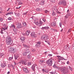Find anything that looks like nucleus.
Segmentation results:
<instances>
[{
    "label": "nucleus",
    "mask_w": 74,
    "mask_h": 74,
    "mask_svg": "<svg viewBox=\"0 0 74 74\" xmlns=\"http://www.w3.org/2000/svg\"><path fill=\"white\" fill-rule=\"evenodd\" d=\"M58 4L59 5L62 4L63 5L66 6L67 4V2L65 0H62L59 2Z\"/></svg>",
    "instance_id": "obj_2"
},
{
    "label": "nucleus",
    "mask_w": 74,
    "mask_h": 74,
    "mask_svg": "<svg viewBox=\"0 0 74 74\" xmlns=\"http://www.w3.org/2000/svg\"><path fill=\"white\" fill-rule=\"evenodd\" d=\"M42 71L43 73H44V72L46 73V71L45 70V69H42Z\"/></svg>",
    "instance_id": "obj_39"
},
{
    "label": "nucleus",
    "mask_w": 74,
    "mask_h": 74,
    "mask_svg": "<svg viewBox=\"0 0 74 74\" xmlns=\"http://www.w3.org/2000/svg\"><path fill=\"white\" fill-rule=\"evenodd\" d=\"M52 16H55V15H56V13H55V12H53L52 14Z\"/></svg>",
    "instance_id": "obj_28"
},
{
    "label": "nucleus",
    "mask_w": 74,
    "mask_h": 74,
    "mask_svg": "<svg viewBox=\"0 0 74 74\" xmlns=\"http://www.w3.org/2000/svg\"><path fill=\"white\" fill-rule=\"evenodd\" d=\"M23 3L20 2H19V3L18 4V5H21V4H22Z\"/></svg>",
    "instance_id": "obj_38"
},
{
    "label": "nucleus",
    "mask_w": 74,
    "mask_h": 74,
    "mask_svg": "<svg viewBox=\"0 0 74 74\" xmlns=\"http://www.w3.org/2000/svg\"><path fill=\"white\" fill-rule=\"evenodd\" d=\"M56 12L57 13V14H61V13L58 11H57Z\"/></svg>",
    "instance_id": "obj_46"
},
{
    "label": "nucleus",
    "mask_w": 74,
    "mask_h": 74,
    "mask_svg": "<svg viewBox=\"0 0 74 74\" xmlns=\"http://www.w3.org/2000/svg\"><path fill=\"white\" fill-rule=\"evenodd\" d=\"M53 59H49L47 62H46V63L49 66H52V64H53Z\"/></svg>",
    "instance_id": "obj_5"
},
{
    "label": "nucleus",
    "mask_w": 74,
    "mask_h": 74,
    "mask_svg": "<svg viewBox=\"0 0 74 74\" xmlns=\"http://www.w3.org/2000/svg\"><path fill=\"white\" fill-rule=\"evenodd\" d=\"M27 13V12H26L24 13V15H26Z\"/></svg>",
    "instance_id": "obj_51"
},
{
    "label": "nucleus",
    "mask_w": 74,
    "mask_h": 74,
    "mask_svg": "<svg viewBox=\"0 0 74 74\" xmlns=\"http://www.w3.org/2000/svg\"><path fill=\"white\" fill-rule=\"evenodd\" d=\"M3 30H1V34H4V33H3Z\"/></svg>",
    "instance_id": "obj_50"
},
{
    "label": "nucleus",
    "mask_w": 74,
    "mask_h": 74,
    "mask_svg": "<svg viewBox=\"0 0 74 74\" xmlns=\"http://www.w3.org/2000/svg\"><path fill=\"white\" fill-rule=\"evenodd\" d=\"M28 55L27 56V57L28 59H30L31 58V56L30 55V54H28Z\"/></svg>",
    "instance_id": "obj_27"
},
{
    "label": "nucleus",
    "mask_w": 74,
    "mask_h": 74,
    "mask_svg": "<svg viewBox=\"0 0 74 74\" xmlns=\"http://www.w3.org/2000/svg\"><path fill=\"white\" fill-rule=\"evenodd\" d=\"M4 55L3 53H1L0 54V58H4Z\"/></svg>",
    "instance_id": "obj_15"
},
{
    "label": "nucleus",
    "mask_w": 74,
    "mask_h": 74,
    "mask_svg": "<svg viewBox=\"0 0 74 74\" xmlns=\"http://www.w3.org/2000/svg\"><path fill=\"white\" fill-rule=\"evenodd\" d=\"M3 19L1 18H0V22H3Z\"/></svg>",
    "instance_id": "obj_30"
},
{
    "label": "nucleus",
    "mask_w": 74,
    "mask_h": 74,
    "mask_svg": "<svg viewBox=\"0 0 74 74\" xmlns=\"http://www.w3.org/2000/svg\"><path fill=\"white\" fill-rule=\"evenodd\" d=\"M42 29H49V27H42Z\"/></svg>",
    "instance_id": "obj_22"
},
{
    "label": "nucleus",
    "mask_w": 74,
    "mask_h": 74,
    "mask_svg": "<svg viewBox=\"0 0 74 74\" xmlns=\"http://www.w3.org/2000/svg\"><path fill=\"white\" fill-rule=\"evenodd\" d=\"M10 8H9L7 10V11H9V10H10Z\"/></svg>",
    "instance_id": "obj_59"
},
{
    "label": "nucleus",
    "mask_w": 74,
    "mask_h": 74,
    "mask_svg": "<svg viewBox=\"0 0 74 74\" xmlns=\"http://www.w3.org/2000/svg\"><path fill=\"white\" fill-rule=\"evenodd\" d=\"M41 61H42V63H43V62H44V60H41Z\"/></svg>",
    "instance_id": "obj_64"
},
{
    "label": "nucleus",
    "mask_w": 74,
    "mask_h": 74,
    "mask_svg": "<svg viewBox=\"0 0 74 74\" xmlns=\"http://www.w3.org/2000/svg\"><path fill=\"white\" fill-rule=\"evenodd\" d=\"M66 15H67L68 17L70 16V15H71V14H70V13H68Z\"/></svg>",
    "instance_id": "obj_35"
},
{
    "label": "nucleus",
    "mask_w": 74,
    "mask_h": 74,
    "mask_svg": "<svg viewBox=\"0 0 74 74\" xmlns=\"http://www.w3.org/2000/svg\"><path fill=\"white\" fill-rule=\"evenodd\" d=\"M14 14H15V15L16 16H20V14H19V13H15Z\"/></svg>",
    "instance_id": "obj_20"
},
{
    "label": "nucleus",
    "mask_w": 74,
    "mask_h": 74,
    "mask_svg": "<svg viewBox=\"0 0 74 74\" xmlns=\"http://www.w3.org/2000/svg\"><path fill=\"white\" fill-rule=\"evenodd\" d=\"M69 69H70L71 68V67L70 66H69Z\"/></svg>",
    "instance_id": "obj_63"
},
{
    "label": "nucleus",
    "mask_w": 74,
    "mask_h": 74,
    "mask_svg": "<svg viewBox=\"0 0 74 74\" xmlns=\"http://www.w3.org/2000/svg\"><path fill=\"white\" fill-rule=\"evenodd\" d=\"M67 64H69V61H68L67 62Z\"/></svg>",
    "instance_id": "obj_58"
},
{
    "label": "nucleus",
    "mask_w": 74,
    "mask_h": 74,
    "mask_svg": "<svg viewBox=\"0 0 74 74\" xmlns=\"http://www.w3.org/2000/svg\"><path fill=\"white\" fill-rule=\"evenodd\" d=\"M56 22L55 21L51 23V25L53 27H55V26H56Z\"/></svg>",
    "instance_id": "obj_12"
},
{
    "label": "nucleus",
    "mask_w": 74,
    "mask_h": 74,
    "mask_svg": "<svg viewBox=\"0 0 74 74\" xmlns=\"http://www.w3.org/2000/svg\"><path fill=\"white\" fill-rule=\"evenodd\" d=\"M40 64H42V62L41 60H40Z\"/></svg>",
    "instance_id": "obj_48"
},
{
    "label": "nucleus",
    "mask_w": 74,
    "mask_h": 74,
    "mask_svg": "<svg viewBox=\"0 0 74 74\" xmlns=\"http://www.w3.org/2000/svg\"><path fill=\"white\" fill-rule=\"evenodd\" d=\"M23 70L24 71V72L26 73H28L29 72V70H28L26 68H23Z\"/></svg>",
    "instance_id": "obj_9"
},
{
    "label": "nucleus",
    "mask_w": 74,
    "mask_h": 74,
    "mask_svg": "<svg viewBox=\"0 0 74 74\" xmlns=\"http://www.w3.org/2000/svg\"><path fill=\"white\" fill-rule=\"evenodd\" d=\"M48 56H52V55L50 54H48Z\"/></svg>",
    "instance_id": "obj_43"
},
{
    "label": "nucleus",
    "mask_w": 74,
    "mask_h": 74,
    "mask_svg": "<svg viewBox=\"0 0 74 74\" xmlns=\"http://www.w3.org/2000/svg\"><path fill=\"white\" fill-rule=\"evenodd\" d=\"M42 23H43L42 21H40L38 23V25H40V26H42Z\"/></svg>",
    "instance_id": "obj_19"
},
{
    "label": "nucleus",
    "mask_w": 74,
    "mask_h": 74,
    "mask_svg": "<svg viewBox=\"0 0 74 74\" xmlns=\"http://www.w3.org/2000/svg\"><path fill=\"white\" fill-rule=\"evenodd\" d=\"M50 1L52 3H55V0H50Z\"/></svg>",
    "instance_id": "obj_34"
},
{
    "label": "nucleus",
    "mask_w": 74,
    "mask_h": 74,
    "mask_svg": "<svg viewBox=\"0 0 74 74\" xmlns=\"http://www.w3.org/2000/svg\"><path fill=\"white\" fill-rule=\"evenodd\" d=\"M41 39L42 40H47L48 39V36L46 34L43 35L41 36Z\"/></svg>",
    "instance_id": "obj_4"
},
{
    "label": "nucleus",
    "mask_w": 74,
    "mask_h": 74,
    "mask_svg": "<svg viewBox=\"0 0 74 74\" xmlns=\"http://www.w3.org/2000/svg\"><path fill=\"white\" fill-rule=\"evenodd\" d=\"M60 32H63V29H62L60 31Z\"/></svg>",
    "instance_id": "obj_61"
},
{
    "label": "nucleus",
    "mask_w": 74,
    "mask_h": 74,
    "mask_svg": "<svg viewBox=\"0 0 74 74\" xmlns=\"http://www.w3.org/2000/svg\"><path fill=\"white\" fill-rule=\"evenodd\" d=\"M23 25L24 27H25L26 26V23L25 22H24L23 23Z\"/></svg>",
    "instance_id": "obj_26"
},
{
    "label": "nucleus",
    "mask_w": 74,
    "mask_h": 74,
    "mask_svg": "<svg viewBox=\"0 0 74 74\" xmlns=\"http://www.w3.org/2000/svg\"><path fill=\"white\" fill-rule=\"evenodd\" d=\"M59 25L60 27H62V23L61 22L60 23H59Z\"/></svg>",
    "instance_id": "obj_42"
},
{
    "label": "nucleus",
    "mask_w": 74,
    "mask_h": 74,
    "mask_svg": "<svg viewBox=\"0 0 74 74\" xmlns=\"http://www.w3.org/2000/svg\"><path fill=\"white\" fill-rule=\"evenodd\" d=\"M36 66H37V65L36 64H34L31 67L32 69L33 70V71H35V67Z\"/></svg>",
    "instance_id": "obj_8"
},
{
    "label": "nucleus",
    "mask_w": 74,
    "mask_h": 74,
    "mask_svg": "<svg viewBox=\"0 0 74 74\" xmlns=\"http://www.w3.org/2000/svg\"><path fill=\"white\" fill-rule=\"evenodd\" d=\"M71 29H69L68 31V33H70V32H71Z\"/></svg>",
    "instance_id": "obj_37"
},
{
    "label": "nucleus",
    "mask_w": 74,
    "mask_h": 74,
    "mask_svg": "<svg viewBox=\"0 0 74 74\" xmlns=\"http://www.w3.org/2000/svg\"><path fill=\"white\" fill-rule=\"evenodd\" d=\"M28 64L29 66H30L32 64V63L30 62H29Z\"/></svg>",
    "instance_id": "obj_41"
},
{
    "label": "nucleus",
    "mask_w": 74,
    "mask_h": 74,
    "mask_svg": "<svg viewBox=\"0 0 74 74\" xmlns=\"http://www.w3.org/2000/svg\"><path fill=\"white\" fill-rule=\"evenodd\" d=\"M45 3V2L44 1H41L40 3V5H44V4Z\"/></svg>",
    "instance_id": "obj_18"
},
{
    "label": "nucleus",
    "mask_w": 74,
    "mask_h": 74,
    "mask_svg": "<svg viewBox=\"0 0 74 74\" xmlns=\"http://www.w3.org/2000/svg\"><path fill=\"white\" fill-rule=\"evenodd\" d=\"M13 59V57H10L9 58V60H12V59Z\"/></svg>",
    "instance_id": "obj_32"
},
{
    "label": "nucleus",
    "mask_w": 74,
    "mask_h": 74,
    "mask_svg": "<svg viewBox=\"0 0 74 74\" xmlns=\"http://www.w3.org/2000/svg\"><path fill=\"white\" fill-rule=\"evenodd\" d=\"M35 23L36 25H38V22H35Z\"/></svg>",
    "instance_id": "obj_44"
},
{
    "label": "nucleus",
    "mask_w": 74,
    "mask_h": 74,
    "mask_svg": "<svg viewBox=\"0 0 74 74\" xmlns=\"http://www.w3.org/2000/svg\"><path fill=\"white\" fill-rule=\"evenodd\" d=\"M43 21H44V22H45L46 21L45 19H43Z\"/></svg>",
    "instance_id": "obj_55"
},
{
    "label": "nucleus",
    "mask_w": 74,
    "mask_h": 74,
    "mask_svg": "<svg viewBox=\"0 0 74 74\" xmlns=\"http://www.w3.org/2000/svg\"><path fill=\"white\" fill-rule=\"evenodd\" d=\"M23 46L24 47H25V48H29V46H28L27 45L25 44H23Z\"/></svg>",
    "instance_id": "obj_25"
},
{
    "label": "nucleus",
    "mask_w": 74,
    "mask_h": 74,
    "mask_svg": "<svg viewBox=\"0 0 74 74\" xmlns=\"http://www.w3.org/2000/svg\"><path fill=\"white\" fill-rule=\"evenodd\" d=\"M38 45H39V44H38V43L36 45V47H38Z\"/></svg>",
    "instance_id": "obj_49"
},
{
    "label": "nucleus",
    "mask_w": 74,
    "mask_h": 74,
    "mask_svg": "<svg viewBox=\"0 0 74 74\" xmlns=\"http://www.w3.org/2000/svg\"><path fill=\"white\" fill-rule=\"evenodd\" d=\"M36 11L39 12H40V11H42V10L40 8H37L36 9Z\"/></svg>",
    "instance_id": "obj_21"
},
{
    "label": "nucleus",
    "mask_w": 74,
    "mask_h": 74,
    "mask_svg": "<svg viewBox=\"0 0 74 74\" xmlns=\"http://www.w3.org/2000/svg\"><path fill=\"white\" fill-rule=\"evenodd\" d=\"M0 11H2V8H0Z\"/></svg>",
    "instance_id": "obj_52"
},
{
    "label": "nucleus",
    "mask_w": 74,
    "mask_h": 74,
    "mask_svg": "<svg viewBox=\"0 0 74 74\" xmlns=\"http://www.w3.org/2000/svg\"><path fill=\"white\" fill-rule=\"evenodd\" d=\"M64 18H65V19H68V16L66 15L64 16Z\"/></svg>",
    "instance_id": "obj_31"
},
{
    "label": "nucleus",
    "mask_w": 74,
    "mask_h": 74,
    "mask_svg": "<svg viewBox=\"0 0 74 74\" xmlns=\"http://www.w3.org/2000/svg\"><path fill=\"white\" fill-rule=\"evenodd\" d=\"M22 64H23L24 65H26L27 63H26V61L25 60H24L22 62Z\"/></svg>",
    "instance_id": "obj_14"
},
{
    "label": "nucleus",
    "mask_w": 74,
    "mask_h": 74,
    "mask_svg": "<svg viewBox=\"0 0 74 74\" xmlns=\"http://www.w3.org/2000/svg\"><path fill=\"white\" fill-rule=\"evenodd\" d=\"M60 69L61 71V72L63 74H65L66 73H69V71L66 70L64 67L61 68Z\"/></svg>",
    "instance_id": "obj_3"
},
{
    "label": "nucleus",
    "mask_w": 74,
    "mask_h": 74,
    "mask_svg": "<svg viewBox=\"0 0 74 74\" xmlns=\"http://www.w3.org/2000/svg\"><path fill=\"white\" fill-rule=\"evenodd\" d=\"M8 20H9L10 21H11V20H12V18L11 17H9L8 18Z\"/></svg>",
    "instance_id": "obj_33"
},
{
    "label": "nucleus",
    "mask_w": 74,
    "mask_h": 74,
    "mask_svg": "<svg viewBox=\"0 0 74 74\" xmlns=\"http://www.w3.org/2000/svg\"><path fill=\"white\" fill-rule=\"evenodd\" d=\"M10 27H13V28H15V26L14 24H11V26Z\"/></svg>",
    "instance_id": "obj_29"
},
{
    "label": "nucleus",
    "mask_w": 74,
    "mask_h": 74,
    "mask_svg": "<svg viewBox=\"0 0 74 74\" xmlns=\"http://www.w3.org/2000/svg\"><path fill=\"white\" fill-rule=\"evenodd\" d=\"M53 67H55V68L56 67V65H53Z\"/></svg>",
    "instance_id": "obj_53"
},
{
    "label": "nucleus",
    "mask_w": 74,
    "mask_h": 74,
    "mask_svg": "<svg viewBox=\"0 0 74 74\" xmlns=\"http://www.w3.org/2000/svg\"><path fill=\"white\" fill-rule=\"evenodd\" d=\"M15 59L16 60L17 59V57L15 56Z\"/></svg>",
    "instance_id": "obj_57"
},
{
    "label": "nucleus",
    "mask_w": 74,
    "mask_h": 74,
    "mask_svg": "<svg viewBox=\"0 0 74 74\" xmlns=\"http://www.w3.org/2000/svg\"><path fill=\"white\" fill-rule=\"evenodd\" d=\"M9 14H10V13L9 12L8 13H6V14H5V15H6V16L8 15H9Z\"/></svg>",
    "instance_id": "obj_47"
},
{
    "label": "nucleus",
    "mask_w": 74,
    "mask_h": 74,
    "mask_svg": "<svg viewBox=\"0 0 74 74\" xmlns=\"http://www.w3.org/2000/svg\"><path fill=\"white\" fill-rule=\"evenodd\" d=\"M37 43L38 44H39V45H40V44H41V42H40V41L38 42H37Z\"/></svg>",
    "instance_id": "obj_45"
},
{
    "label": "nucleus",
    "mask_w": 74,
    "mask_h": 74,
    "mask_svg": "<svg viewBox=\"0 0 74 74\" xmlns=\"http://www.w3.org/2000/svg\"><path fill=\"white\" fill-rule=\"evenodd\" d=\"M30 31L29 30H28L26 32V36H29V34H30Z\"/></svg>",
    "instance_id": "obj_16"
},
{
    "label": "nucleus",
    "mask_w": 74,
    "mask_h": 74,
    "mask_svg": "<svg viewBox=\"0 0 74 74\" xmlns=\"http://www.w3.org/2000/svg\"><path fill=\"white\" fill-rule=\"evenodd\" d=\"M70 70H71V71H73V69H72V68H70Z\"/></svg>",
    "instance_id": "obj_56"
},
{
    "label": "nucleus",
    "mask_w": 74,
    "mask_h": 74,
    "mask_svg": "<svg viewBox=\"0 0 74 74\" xmlns=\"http://www.w3.org/2000/svg\"><path fill=\"white\" fill-rule=\"evenodd\" d=\"M57 57H58V59L59 60H63V59H64V60H66V59H63V58L60 57V56H57Z\"/></svg>",
    "instance_id": "obj_13"
},
{
    "label": "nucleus",
    "mask_w": 74,
    "mask_h": 74,
    "mask_svg": "<svg viewBox=\"0 0 74 74\" xmlns=\"http://www.w3.org/2000/svg\"><path fill=\"white\" fill-rule=\"evenodd\" d=\"M9 14L10 15H11V14H13V12H9Z\"/></svg>",
    "instance_id": "obj_40"
},
{
    "label": "nucleus",
    "mask_w": 74,
    "mask_h": 74,
    "mask_svg": "<svg viewBox=\"0 0 74 74\" xmlns=\"http://www.w3.org/2000/svg\"><path fill=\"white\" fill-rule=\"evenodd\" d=\"M31 37H34V38H35V37H37V35L36 34H35V32H32L31 33Z\"/></svg>",
    "instance_id": "obj_6"
},
{
    "label": "nucleus",
    "mask_w": 74,
    "mask_h": 74,
    "mask_svg": "<svg viewBox=\"0 0 74 74\" xmlns=\"http://www.w3.org/2000/svg\"><path fill=\"white\" fill-rule=\"evenodd\" d=\"M73 49H74V44L73 45Z\"/></svg>",
    "instance_id": "obj_54"
},
{
    "label": "nucleus",
    "mask_w": 74,
    "mask_h": 74,
    "mask_svg": "<svg viewBox=\"0 0 74 74\" xmlns=\"http://www.w3.org/2000/svg\"><path fill=\"white\" fill-rule=\"evenodd\" d=\"M51 74H53V72H50Z\"/></svg>",
    "instance_id": "obj_62"
},
{
    "label": "nucleus",
    "mask_w": 74,
    "mask_h": 74,
    "mask_svg": "<svg viewBox=\"0 0 74 74\" xmlns=\"http://www.w3.org/2000/svg\"><path fill=\"white\" fill-rule=\"evenodd\" d=\"M45 12L47 14V13H48V12H49V11H48L47 10H46L45 11Z\"/></svg>",
    "instance_id": "obj_36"
},
{
    "label": "nucleus",
    "mask_w": 74,
    "mask_h": 74,
    "mask_svg": "<svg viewBox=\"0 0 74 74\" xmlns=\"http://www.w3.org/2000/svg\"><path fill=\"white\" fill-rule=\"evenodd\" d=\"M10 72L8 71V72L7 74H10Z\"/></svg>",
    "instance_id": "obj_60"
},
{
    "label": "nucleus",
    "mask_w": 74,
    "mask_h": 74,
    "mask_svg": "<svg viewBox=\"0 0 74 74\" xmlns=\"http://www.w3.org/2000/svg\"><path fill=\"white\" fill-rule=\"evenodd\" d=\"M1 66L2 68H4L5 67L7 66V65L6 63H3L1 64Z\"/></svg>",
    "instance_id": "obj_7"
},
{
    "label": "nucleus",
    "mask_w": 74,
    "mask_h": 74,
    "mask_svg": "<svg viewBox=\"0 0 74 74\" xmlns=\"http://www.w3.org/2000/svg\"><path fill=\"white\" fill-rule=\"evenodd\" d=\"M27 54H28V53H27L26 52H24L23 53V55L24 56H27Z\"/></svg>",
    "instance_id": "obj_24"
},
{
    "label": "nucleus",
    "mask_w": 74,
    "mask_h": 74,
    "mask_svg": "<svg viewBox=\"0 0 74 74\" xmlns=\"http://www.w3.org/2000/svg\"><path fill=\"white\" fill-rule=\"evenodd\" d=\"M12 41V39H11V38L10 36H8L6 37V42L8 45H11L12 44V42H11Z\"/></svg>",
    "instance_id": "obj_1"
},
{
    "label": "nucleus",
    "mask_w": 74,
    "mask_h": 74,
    "mask_svg": "<svg viewBox=\"0 0 74 74\" xmlns=\"http://www.w3.org/2000/svg\"><path fill=\"white\" fill-rule=\"evenodd\" d=\"M25 52H26V53H27L28 54L29 53V52H30V50H29V49H25Z\"/></svg>",
    "instance_id": "obj_17"
},
{
    "label": "nucleus",
    "mask_w": 74,
    "mask_h": 74,
    "mask_svg": "<svg viewBox=\"0 0 74 74\" xmlns=\"http://www.w3.org/2000/svg\"><path fill=\"white\" fill-rule=\"evenodd\" d=\"M16 27L18 29H19V28H21L22 27H23L22 26L21 24L20 23H18L17 25V26Z\"/></svg>",
    "instance_id": "obj_11"
},
{
    "label": "nucleus",
    "mask_w": 74,
    "mask_h": 74,
    "mask_svg": "<svg viewBox=\"0 0 74 74\" xmlns=\"http://www.w3.org/2000/svg\"><path fill=\"white\" fill-rule=\"evenodd\" d=\"M9 50L12 52V53H14L15 52V50L12 48H10L9 49Z\"/></svg>",
    "instance_id": "obj_10"
},
{
    "label": "nucleus",
    "mask_w": 74,
    "mask_h": 74,
    "mask_svg": "<svg viewBox=\"0 0 74 74\" xmlns=\"http://www.w3.org/2000/svg\"><path fill=\"white\" fill-rule=\"evenodd\" d=\"M21 40L22 41H24L25 40V38L23 36L21 38Z\"/></svg>",
    "instance_id": "obj_23"
}]
</instances>
